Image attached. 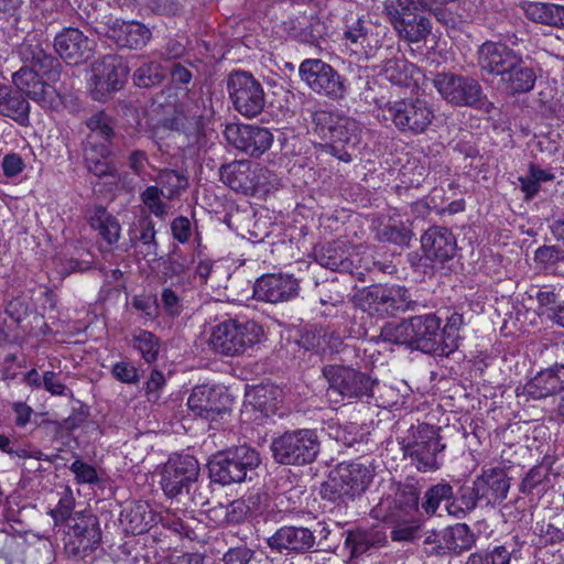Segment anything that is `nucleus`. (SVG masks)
<instances>
[{"label":"nucleus","mask_w":564,"mask_h":564,"mask_svg":"<svg viewBox=\"0 0 564 564\" xmlns=\"http://www.w3.org/2000/svg\"><path fill=\"white\" fill-rule=\"evenodd\" d=\"M375 469L371 463L359 460L339 463L321 486V497L337 507L347 505L359 497L372 482Z\"/></svg>","instance_id":"nucleus-1"},{"label":"nucleus","mask_w":564,"mask_h":564,"mask_svg":"<svg viewBox=\"0 0 564 564\" xmlns=\"http://www.w3.org/2000/svg\"><path fill=\"white\" fill-rule=\"evenodd\" d=\"M314 132L325 141L329 152L344 162L350 161L347 147L360 142L361 126L349 117H339L325 110L315 111L312 116Z\"/></svg>","instance_id":"nucleus-2"},{"label":"nucleus","mask_w":564,"mask_h":564,"mask_svg":"<svg viewBox=\"0 0 564 564\" xmlns=\"http://www.w3.org/2000/svg\"><path fill=\"white\" fill-rule=\"evenodd\" d=\"M271 452L280 465L306 466L316 460L321 440L314 429L288 430L272 440Z\"/></svg>","instance_id":"nucleus-3"},{"label":"nucleus","mask_w":564,"mask_h":564,"mask_svg":"<svg viewBox=\"0 0 564 564\" xmlns=\"http://www.w3.org/2000/svg\"><path fill=\"white\" fill-rule=\"evenodd\" d=\"M446 448L441 442L440 429L427 423L411 426L402 446L404 457L421 473L440 469V454Z\"/></svg>","instance_id":"nucleus-4"},{"label":"nucleus","mask_w":564,"mask_h":564,"mask_svg":"<svg viewBox=\"0 0 564 564\" xmlns=\"http://www.w3.org/2000/svg\"><path fill=\"white\" fill-rule=\"evenodd\" d=\"M432 83L441 97L453 106L476 108L486 113H490L495 108L484 94L479 82L471 76L438 73Z\"/></svg>","instance_id":"nucleus-5"},{"label":"nucleus","mask_w":564,"mask_h":564,"mask_svg":"<svg viewBox=\"0 0 564 564\" xmlns=\"http://www.w3.org/2000/svg\"><path fill=\"white\" fill-rule=\"evenodd\" d=\"M262 336V327L253 321L227 319L214 327L209 344L215 352L234 357L253 347Z\"/></svg>","instance_id":"nucleus-6"},{"label":"nucleus","mask_w":564,"mask_h":564,"mask_svg":"<svg viewBox=\"0 0 564 564\" xmlns=\"http://www.w3.org/2000/svg\"><path fill=\"white\" fill-rule=\"evenodd\" d=\"M260 464L258 452L243 444L218 453L208 463L209 475L213 481L221 485L242 482L249 471Z\"/></svg>","instance_id":"nucleus-7"},{"label":"nucleus","mask_w":564,"mask_h":564,"mask_svg":"<svg viewBox=\"0 0 564 564\" xmlns=\"http://www.w3.org/2000/svg\"><path fill=\"white\" fill-rule=\"evenodd\" d=\"M383 116L391 120L398 131L411 135L425 132L435 117L431 105L420 98L387 101L383 106Z\"/></svg>","instance_id":"nucleus-8"},{"label":"nucleus","mask_w":564,"mask_h":564,"mask_svg":"<svg viewBox=\"0 0 564 564\" xmlns=\"http://www.w3.org/2000/svg\"><path fill=\"white\" fill-rule=\"evenodd\" d=\"M64 550L73 560H84L91 555L101 542L98 518L91 512H76L66 525Z\"/></svg>","instance_id":"nucleus-9"},{"label":"nucleus","mask_w":564,"mask_h":564,"mask_svg":"<svg viewBox=\"0 0 564 564\" xmlns=\"http://www.w3.org/2000/svg\"><path fill=\"white\" fill-rule=\"evenodd\" d=\"M227 90L235 110L252 119L265 106V93L261 83L249 72L234 70L227 78Z\"/></svg>","instance_id":"nucleus-10"},{"label":"nucleus","mask_w":564,"mask_h":564,"mask_svg":"<svg viewBox=\"0 0 564 564\" xmlns=\"http://www.w3.org/2000/svg\"><path fill=\"white\" fill-rule=\"evenodd\" d=\"M301 79L317 95L332 100L346 97V79L329 64L319 58L304 59L299 67Z\"/></svg>","instance_id":"nucleus-11"},{"label":"nucleus","mask_w":564,"mask_h":564,"mask_svg":"<svg viewBox=\"0 0 564 564\" xmlns=\"http://www.w3.org/2000/svg\"><path fill=\"white\" fill-rule=\"evenodd\" d=\"M198 475L199 464L194 456L174 455L163 465L160 484L165 496L181 498L191 494Z\"/></svg>","instance_id":"nucleus-12"},{"label":"nucleus","mask_w":564,"mask_h":564,"mask_svg":"<svg viewBox=\"0 0 564 564\" xmlns=\"http://www.w3.org/2000/svg\"><path fill=\"white\" fill-rule=\"evenodd\" d=\"M328 382L327 395H340L348 399L371 397L376 380L368 375L349 367L328 365L323 368Z\"/></svg>","instance_id":"nucleus-13"},{"label":"nucleus","mask_w":564,"mask_h":564,"mask_svg":"<svg viewBox=\"0 0 564 564\" xmlns=\"http://www.w3.org/2000/svg\"><path fill=\"white\" fill-rule=\"evenodd\" d=\"M411 333L412 349L437 356H448L455 350L452 339L445 340L441 319L435 314L412 316Z\"/></svg>","instance_id":"nucleus-14"},{"label":"nucleus","mask_w":564,"mask_h":564,"mask_svg":"<svg viewBox=\"0 0 564 564\" xmlns=\"http://www.w3.org/2000/svg\"><path fill=\"white\" fill-rule=\"evenodd\" d=\"M358 301L362 311L371 315H393L411 307L409 292L401 286L383 288L381 285H373L362 290Z\"/></svg>","instance_id":"nucleus-15"},{"label":"nucleus","mask_w":564,"mask_h":564,"mask_svg":"<svg viewBox=\"0 0 564 564\" xmlns=\"http://www.w3.org/2000/svg\"><path fill=\"white\" fill-rule=\"evenodd\" d=\"M129 68L122 57L106 55L94 63L93 94L96 100H105L111 93L120 90L128 78Z\"/></svg>","instance_id":"nucleus-16"},{"label":"nucleus","mask_w":564,"mask_h":564,"mask_svg":"<svg viewBox=\"0 0 564 564\" xmlns=\"http://www.w3.org/2000/svg\"><path fill=\"white\" fill-rule=\"evenodd\" d=\"M224 135L236 149L254 158L267 152L273 142L272 132L256 124H228Z\"/></svg>","instance_id":"nucleus-17"},{"label":"nucleus","mask_w":564,"mask_h":564,"mask_svg":"<svg viewBox=\"0 0 564 564\" xmlns=\"http://www.w3.org/2000/svg\"><path fill=\"white\" fill-rule=\"evenodd\" d=\"M421 250L425 260L444 265L455 257L457 239L449 228L431 226L421 236Z\"/></svg>","instance_id":"nucleus-18"},{"label":"nucleus","mask_w":564,"mask_h":564,"mask_svg":"<svg viewBox=\"0 0 564 564\" xmlns=\"http://www.w3.org/2000/svg\"><path fill=\"white\" fill-rule=\"evenodd\" d=\"M229 397L207 384L196 386L187 400L189 411L207 421H216L227 413Z\"/></svg>","instance_id":"nucleus-19"},{"label":"nucleus","mask_w":564,"mask_h":564,"mask_svg":"<svg viewBox=\"0 0 564 564\" xmlns=\"http://www.w3.org/2000/svg\"><path fill=\"white\" fill-rule=\"evenodd\" d=\"M316 531L306 527L284 525L278 529L268 540L267 543L271 550L280 553L305 554L307 552L317 551L316 549Z\"/></svg>","instance_id":"nucleus-20"},{"label":"nucleus","mask_w":564,"mask_h":564,"mask_svg":"<svg viewBox=\"0 0 564 564\" xmlns=\"http://www.w3.org/2000/svg\"><path fill=\"white\" fill-rule=\"evenodd\" d=\"M521 57V53L501 42L487 41L477 51V64L480 70L484 74L495 75L499 78Z\"/></svg>","instance_id":"nucleus-21"},{"label":"nucleus","mask_w":564,"mask_h":564,"mask_svg":"<svg viewBox=\"0 0 564 564\" xmlns=\"http://www.w3.org/2000/svg\"><path fill=\"white\" fill-rule=\"evenodd\" d=\"M95 42L77 28H65L55 35L54 48L62 59L78 65L93 56Z\"/></svg>","instance_id":"nucleus-22"},{"label":"nucleus","mask_w":564,"mask_h":564,"mask_svg":"<svg viewBox=\"0 0 564 564\" xmlns=\"http://www.w3.org/2000/svg\"><path fill=\"white\" fill-rule=\"evenodd\" d=\"M419 505V494L413 489L399 490L393 499L387 498L371 510L375 519L386 522L405 521Z\"/></svg>","instance_id":"nucleus-23"},{"label":"nucleus","mask_w":564,"mask_h":564,"mask_svg":"<svg viewBox=\"0 0 564 564\" xmlns=\"http://www.w3.org/2000/svg\"><path fill=\"white\" fill-rule=\"evenodd\" d=\"M299 283L292 275L268 274L257 280L254 295L269 303H279L293 299L297 294Z\"/></svg>","instance_id":"nucleus-24"},{"label":"nucleus","mask_w":564,"mask_h":564,"mask_svg":"<svg viewBox=\"0 0 564 564\" xmlns=\"http://www.w3.org/2000/svg\"><path fill=\"white\" fill-rule=\"evenodd\" d=\"M48 45H43L36 39L25 40L19 47V55L25 63H30L33 68L39 69L42 76L48 80H56L61 72L59 61L47 52Z\"/></svg>","instance_id":"nucleus-25"},{"label":"nucleus","mask_w":564,"mask_h":564,"mask_svg":"<svg viewBox=\"0 0 564 564\" xmlns=\"http://www.w3.org/2000/svg\"><path fill=\"white\" fill-rule=\"evenodd\" d=\"M564 391V365L554 366L539 371L524 386V392L532 400H542Z\"/></svg>","instance_id":"nucleus-26"},{"label":"nucleus","mask_w":564,"mask_h":564,"mask_svg":"<svg viewBox=\"0 0 564 564\" xmlns=\"http://www.w3.org/2000/svg\"><path fill=\"white\" fill-rule=\"evenodd\" d=\"M519 8L532 23L564 30V4L552 1L521 0Z\"/></svg>","instance_id":"nucleus-27"},{"label":"nucleus","mask_w":564,"mask_h":564,"mask_svg":"<svg viewBox=\"0 0 564 564\" xmlns=\"http://www.w3.org/2000/svg\"><path fill=\"white\" fill-rule=\"evenodd\" d=\"M480 497L486 505H498L502 502L509 492L510 480L503 468L494 467L484 469L482 473L475 478Z\"/></svg>","instance_id":"nucleus-28"},{"label":"nucleus","mask_w":564,"mask_h":564,"mask_svg":"<svg viewBox=\"0 0 564 564\" xmlns=\"http://www.w3.org/2000/svg\"><path fill=\"white\" fill-rule=\"evenodd\" d=\"M111 141L86 138L84 142V162L89 172L98 177L116 176V166L108 161L111 154Z\"/></svg>","instance_id":"nucleus-29"},{"label":"nucleus","mask_w":564,"mask_h":564,"mask_svg":"<svg viewBox=\"0 0 564 564\" xmlns=\"http://www.w3.org/2000/svg\"><path fill=\"white\" fill-rule=\"evenodd\" d=\"M221 182L237 193L253 195V163L248 160L234 161L219 169Z\"/></svg>","instance_id":"nucleus-30"},{"label":"nucleus","mask_w":564,"mask_h":564,"mask_svg":"<svg viewBox=\"0 0 564 564\" xmlns=\"http://www.w3.org/2000/svg\"><path fill=\"white\" fill-rule=\"evenodd\" d=\"M536 75L521 57L508 72L499 78L500 89L509 95L516 96L529 93L533 89Z\"/></svg>","instance_id":"nucleus-31"},{"label":"nucleus","mask_w":564,"mask_h":564,"mask_svg":"<svg viewBox=\"0 0 564 564\" xmlns=\"http://www.w3.org/2000/svg\"><path fill=\"white\" fill-rule=\"evenodd\" d=\"M152 33L149 28L138 21H123L118 19L115 22L109 39L118 46L130 50H141L150 41Z\"/></svg>","instance_id":"nucleus-32"},{"label":"nucleus","mask_w":564,"mask_h":564,"mask_svg":"<svg viewBox=\"0 0 564 564\" xmlns=\"http://www.w3.org/2000/svg\"><path fill=\"white\" fill-rule=\"evenodd\" d=\"M387 542V534L380 525L357 528L347 532L346 546L352 557H358L373 549L382 547Z\"/></svg>","instance_id":"nucleus-33"},{"label":"nucleus","mask_w":564,"mask_h":564,"mask_svg":"<svg viewBox=\"0 0 564 564\" xmlns=\"http://www.w3.org/2000/svg\"><path fill=\"white\" fill-rule=\"evenodd\" d=\"M441 540L432 552L445 555L447 553L460 554L470 550L476 543L475 534L465 523H457L441 530Z\"/></svg>","instance_id":"nucleus-34"},{"label":"nucleus","mask_w":564,"mask_h":564,"mask_svg":"<svg viewBox=\"0 0 564 564\" xmlns=\"http://www.w3.org/2000/svg\"><path fill=\"white\" fill-rule=\"evenodd\" d=\"M29 101L19 91L0 84V116L11 118L20 124L29 121Z\"/></svg>","instance_id":"nucleus-35"},{"label":"nucleus","mask_w":564,"mask_h":564,"mask_svg":"<svg viewBox=\"0 0 564 564\" xmlns=\"http://www.w3.org/2000/svg\"><path fill=\"white\" fill-rule=\"evenodd\" d=\"M316 262L327 269L339 272H351L352 262L349 260L348 252L339 243H327L315 250Z\"/></svg>","instance_id":"nucleus-36"},{"label":"nucleus","mask_w":564,"mask_h":564,"mask_svg":"<svg viewBox=\"0 0 564 564\" xmlns=\"http://www.w3.org/2000/svg\"><path fill=\"white\" fill-rule=\"evenodd\" d=\"M414 68L404 57L395 56L382 62L378 76L395 86H409Z\"/></svg>","instance_id":"nucleus-37"},{"label":"nucleus","mask_w":564,"mask_h":564,"mask_svg":"<svg viewBox=\"0 0 564 564\" xmlns=\"http://www.w3.org/2000/svg\"><path fill=\"white\" fill-rule=\"evenodd\" d=\"M535 268L546 274L564 276V249L558 246H541L533 257Z\"/></svg>","instance_id":"nucleus-38"},{"label":"nucleus","mask_w":564,"mask_h":564,"mask_svg":"<svg viewBox=\"0 0 564 564\" xmlns=\"http://www.w3.org/2000/svg\"><path fill=\"white\" fill-rule=\"evenodd\" d=\"M189 263L191 261L178 252V248L175 247L169 259L163 261L162 278L164 281L176 278V282L173 285L184 286L191 281Z\"/></svg>","instance_id":"nucleus-39"},{"label":"nucleus","mask_w":564,"mask_h":564,"mask_svg":"<svg viewBox=\"0 0 564 564\" xmlns=\"http://www.w3.org/2000/svg\"><path fill=\"white\" fill-rule=\"evenodd\" d=\"M525 542L518 535L507 539L501 545L495 546L490 552H486L491 564H511L512 561L522 558V550Z\"/></svg>","instance_id":"nucleus-40"},{"label":"nucleus","mask_w":564,"mask_h":564,"mask_svg":"<svg viewBox=\"0 0 564 564\" xmlns=\"http://www.w3.org/2000/svg\"><path fill=\"white\" fill-rule=\"evenodd\" d=\"M90 225L109 243L117 242L120 238L121 227L118 220L104 208H98L90 219Z\"/></svg>","instance_id":"nucleus-41"},{"label":"nucleus","mask_w":564,"mask_h":564,"mask_svg":"<svg viewBox=\"0 0 564 564\" xmlns=\"http://www.w3.org/2000/svg\"><path fill=\"white\" fill-rule=\"evenodd\" d=\"M380 338L395 345L412 348L411 317L401 322L386 323L380 330Z\"/></svg>","instance_id":"nucleus-42"},{"label":"nucleus","mask_w":564,"mask_h":564,"mask_svg":"<svg viewBox=\"0 0 564 564\" xmlns=\"http://www.w3.org/2000/svg\"><path fill=\"white\" fill-rule=\"evenodd\" d=\"M86 24L89 25L97 34L110 36L115 22H118L119 18L112 17L110 12L109 3L104 0H98L97 12H93L91 15L86 14Z\"/></svg>","instance_id":"nucleus-43"},{"label":"nucleus","mask_w":564,"mask_h":564,"mask_svg":"<svg viewBox=\"0 0 564 564\" xmlns=\"http://www.w3.org/2000/svg\"><path fill=\"white\" fill-rule=\"evenodd\" d=\"M156 182L161 185L164 196L169 199L177 196L182 191H185L188 181L187 177L175 170L164 169L158 174Z\"/></svg>","instance_id":"nucleus-44"},{"label":"nucleus","mask_w":564,"mask_h":564,"mask_svg":"<svg viewBox=\"0 0 564 564\" xmlns=\"http://www.w3.org/2000/svg\"><path fill=\"white\" fill-rule=\"evenodd\" d=\"M133 347L140 352L145 362H154L160 352V339L153 333L139 329L133 335Z\"/></svg>","instance_id":"nucleus-45"},{"label":"nucleus","mask_w":564,"mask_h":564,"mask_svg":"<svg viewBox=\"0 0 564 564\" xmlns=\"http://www.w3.org/2000/svg\"><path fill=\"white\" fill-rule=\"evenodd\" d=\"M453 487L447 482H440L430 487L424 495L422 508L427 514H434L441 502L453 499Z\"/></svg>","instance_id":"nucleus-46"},{"label":"nucleus","mask_w":564,"mask_h":564,"mask_svg":"<svg viewBox=\"0 0 564 564\" xmlns=\"http://www.w3.org/2000/svg\"><path fill=\"white\" fill-rule=\"evenodd\" d=\"M212 512L216 517L221 518L219 519L218 524H238L246 519L249 512V507L243 500L237 499L227 506L219 505L214 508Z\"/></svg>","instance_id":"nucleus-47"},{"label":"nucleus","mask_w":564,"mask_h":564,"mask_svg":"<svg viewBox=\"0 0 564 564\" xmlns=\"http://www.w3.org/2000/svg\"><path fill=\"white\" fill-rule=\"evenodd\" d=\"M135 238L140 241L145 248V257H152L153 259L158 256V242L155 239V228L154 223L150 217H142L138 220L135 225Z\"/></svg>","instance_id":"nucleus-48"},{"label":"nucleus","mask_w":564,"mask_h":564,"mask_svg":"<svg viewBox=\"0 0 564 564\" xmlns=\"http://www.w3.org/2000/svg\"><path fill=\"white\" fill-rule=\"evenodd\" d=\"M387 10L398 31H400V28L409 25L412 20L420 15L415 13V3L410 0H397V4L387 7Z\"/></svg>","instance_id":"nucleus-49"},{"label":"nucleus","mask_w":564,"mask_h":564,"mask_svg":"<svg viewBox=\"0 0 564 564\" xmlns=\"http://www.w3.org/2000/svg\"><path fill=\"white\" fill-rule=\"evenodd\" d=\"M382 242H391L399 246L408 245L412 238L411 230L402 223H389L383 225L377 234Z\"/></svg>","instance_id":"nucleus-50"},{"label":"nucleus","mask_w":564,"mask_h":564,"mask_svg":"<svg viewBox=\"0 0 564 564\" xmlns=\"http://www.w3.org/2000/svg\"><path fill=\"white\" fill-rule=\"evenodd\" d=\"M163 78L162 67L156 62L144 63L133 74L134 84L141 88H149L160 84Z\"/></svg>","instance_id":"nucleus-51"},{"label":"nucleus","mask_w":564,"mask_h":564,"mask_svg":"<svg viewBox=\"0 0 564 564\" xmlns=\"http://www.w3.org/2000/svg\"><path fill=\"white\" fill-rule=\"evenodd\" d=\"M253 195L257 193L265 194L279 187L280 180L268 167L253 163Z\"/></svg>","instance_id":"nucleus-52"},{"label":"nucleus","mask_w":564,"mask_h":564,"mask_svg":"<svg viewBox=\"0 0 564 564\" xmlns=\"http://www.w3.org/2000/svg\"><path fill=\"white\" fill-rule=\"evenodd\" d=\"M87 128L90 133L87 138H94V140L111 141L115 134L112 127L109 124V120L104 112H98L86 121Z\"/></svg>","instance_id":"nucleus-53"},{"label":"nucleus","mask_w":564,"mask_h":564,"mask_svg":"<svg viewBox=\"0 0 564 564\" xmlns=\"http://www.w3.org/2000/svg\"><path fill=\"white\" fill-rule=\"evenodd\" d=\"M400 34H402L409 42H420L424 40L431 32V22L427 18L419 15L416 19L404 26L400 28Z\"/></svg>","instance_id":"nucleus-54"},{"label":"nucleus","mask_w":564,"mask_h":564,"mask_svg":"<svg viewBox=\"0 0 564 564\" xmlns=\"http://www.w3.org/2000/svg\"><path fill=\"white\" fill-rule=\"evenodd\" d=\"M124 520L128 522V530L133 534H141L149 528V520H147V506L138 503L131 507L124 514Z\"/></svg>","instance_id":"nucleus-55"},{"label":"nucleus","mask_w":564,"mask_h":564,"mask_svg":"<svg viewBox=\"0 0 564 564\" xmlns=\"http://www.w3.org/2000/svg\"><path fill=\"white\" fill-rule=\"evenodd\" d=\"M161 195L164 196L163 189L158 186H148L141 193V199L149 210L156 217H163L166 215V206L161 200Z\"/></svg>","instance_id":"nucleus-56"},{"label":"nucleus","mask_w":564,"mask_h":564,"mask_svg":"<svg viewBox=\"0 0 564 564\" xmlns=\"http://www.w3.org/2000/svg\"><path fill=\"white\" fill-rule=\"evenodd\" d=\"M74 505L75 501L70 492H66L64 494L63 497H61L57 506L50 511V514L54 519L56 524L64 523L65 525H67L69 520L74 519Z\"/></svg>","instance_id":"nucleus-57"},{"label":"nucleus","mask_w":564,"mask_h":564,"mask_svg":"<svg viewBox=\"0 0 564 564\" xmlns=\"http://www.w3.org/2000/svg\"><path fill=\"white\" fill-rule=\"evenodd\" d=\"M54 93V88L40 78L24 94L41 106L47 107L52 104Z\"/></svg>","instance_id":"nucleus-58"},{"label":"nucleus","mask_w":564,"mask_h":564,"mask_svg":"<svg viewBox=\"0 0 564 564\" xmlns=\"http://www.w3.org/2000/svg\"><path fill=\"white\" fill-rule=\"evenodd\" d=\"M41 72L33 67L23 66L12 75V80L19 93H25L31 85L40 79Z\"/></svg>","instance_id":"nucleus-59"},{"label":"nucleus","mask_w":564,"mask_h":564,"mask_svg":"<svg viewBox=\"0 0 564 564\" xmlns=\"http://www.w3.org/2000/svg\"><path fill=\"white\" fill-rule=\"evenodd\" d=\"M69 469L75 475V478L79 484L93 485L99 481V477L95 467L80 459H76L70 465Z\"/></svg>","instance_id":"nucleus-60"},{"label":"nucleus","mask_w":564,"mask_h":564,"mask_svg":"<svg viewBox=\"0 0 564 564\" xmlns=\"http://www.w3.org/2000/svg\"><path fill=\"white\" fill-rule=\"evenodd\" d=\"M336 441L341 442L346 446H352L355 443H358L362 434L359 431V426L356 423H347L344 425H339L334 429V434Z\"/></svg>","instance_id":"nucleus-61"},{"label":"nucleus","mask_w":564,"mask_h":564,"mask_svg":"<svg viewBox=\"0 0 564 564\" xmlns=\"http://www.w3.org/2000/svg\"><path fill=\"white\" fill-rule=\"evenodd\" d=\"M458 501L462 503V508L465 511H473L479 501H484L480 497V492H478V487L473 481V486H462L457 492Z\"/></svg>","instance_id":"nucleus-62"},{"label":"nucleus","mask_w":564,"mask_h":564,"mask_svg":"<svg viewBox=\"0 0 564 564\" xmlns=\"http://www.w3.org/2000/svg\"><path fill=\"white\" fill-rule=\"evenodd\" d=\"M161 302L165 313L170 316H178L183 311L181 299L172 288L162 290Z\"/></svg>","instance_id":"nucleus-63"},{"label":"nucleus","mask_w":564,"mask_h":564,"mask_svg":"<svg viewBox=\"0 0 564 564\" xmlns=\"http://www.w3.org/2000/svg\"><path fill=\"white\" fill-rule=\"evenodd\" d=\"M253 556V551L247 546L229 549L224 555V564H248Z\"/></svg>","instance_id":"nucleus-64"}]
</instances>
